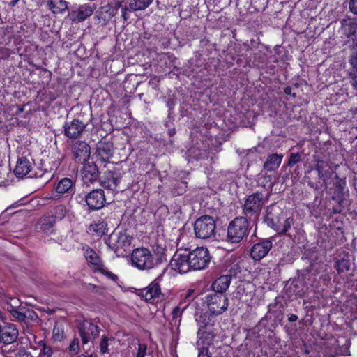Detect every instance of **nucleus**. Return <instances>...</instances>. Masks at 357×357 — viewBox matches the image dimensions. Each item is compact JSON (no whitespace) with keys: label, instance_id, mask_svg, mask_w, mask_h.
Here are the masks:
<instances>
[{"label":"nucleus","instance_id":"obj_1","mask_svg":"<svg viewBox=\"0 0 357 357\" xmlns=\"http://www.w3.org/2000/svg\"><path fill=\"white\" fill-rule=\"evenodd\" d=\"M314 162L305 173L308 186L317 191L326 189L328 196L326 208L330 215L341 213L344 209L346 178L334 172L327 160L314 155Z\"/></svg>","mask_w":357,"mask_h":357},{"label":"nucleus","instance_id":"obj_2","mask_svg":"<svg viewBox=\"0 0 357 357\" xmlns=\"http://www.w3.org/2000/svg\"><path fill=\"white\" fill-rule=\"evenodd\" d=\"M264 222L279 236L287 235L289 236L288 231L294 225V219L291 216L285 217L282 209L276 204H272L266 208Z\"/></svg>","mask_w":357,"mask_h":357},{"label":"nucleus","instance_id":"obj_3","mask_svg":"<svg viewBox=\"0 0 357 357\" xmlns=\"http://www.w3.org/2000/svg\"><path fill=\"white\" fill-rule=\"evenodd\" d=\"M266 202L262 192L256 191L247 195L242 203L241 216L247 218L252 225L257 224Z\"/></svg>","mask_w":357,"mask_h":357},{"label":"nucleus","instance_id":"obj_4","mask_svg":"<svg viewBox=\"0 0 357 357\" xmlns=\"http://www.w3.org/2000/svg\"><path fill=\"white\" fill-rule=\"evenodd\" d=\"M252 224L247 218L237 216L228 225L227 241L231 243H238L249 234V225Z\"/></svg>","mask_w":357,"mask_h":357},{"label":"nucleus","instance_id":"obj_5","mask_svg":"<svg viewBox=\"0 0 357 357\" xmlns=\"http://www.w3.org/2000/svg\"><path fill=\"white\" fill-rule=\"evenodd\" d=\"M157 261L161 259H153V255L144 247L135 248L131 253L132 266L141 271H149L157 267Z\"/></svg>","mask_w":357,"mask_h":357},{"label":"nucleus","instance_id":"obj_6","mask_svg":"<svg viewBox=\"0 0 357 357\" xmlns=\"http://www.w3.org/2000/svg\"><path fill=\"white\" fill-rule=\"evenodd\" d=\"M133 237L126 231L113 232L108 240V246L117 257H124L130 250Z\"/></svg>","mask_w":357,"mask_h":357},{"label":"nucleus","instance_id":"obj_7","mask_svg":"<svg viewBox=\"0 0 357 357\" xmlns=\"http://www.w3.org/2000/svg\"><path fill=\"white\" fill-rule=\"evenodd\" d=\"M73 153L77 163L81 165L80 172L82 180L86 185L89 182V145L84 141L77 142L73 146Z\"/></svg>","mask_w":357,"mask_h":357},{"label":"nucleus","instance_id":"obj_8","mask_svg":"<svg viewBox=\"0 0 357 357\" xmlns=\"http://www.w3.org/2000/svg\"><path fill=\"white\" fill-rule=\"evenodd\" d=\"M188 254L192 271L204 270L211 262V256L206 247H197L192 250L188 249Z\"/></svg>","mask_w":357,"mask_h":357},{"label":"nucleus","instance_id":"obj_9","mask_svg":"<svg viewBox=\"0 0 357 357\" xmlns=\"http://www.w3.org/2000/svg\"><path fill=\"white\" fill-rule=\"evenodd\" d=\"M204 301L213 315L222 314L229 306V301L225 294L211 291L206 295Z\"/></svg>","mask_w":357,"mask_h":357},{"label":"nucleus","instance_id":"obj_10","mask_svg":"<svg viewBox=\"0 0 357 357\" xmlns=\"http://www.w3.org/2000/svg\"><path fill=\"white\" fill-rule=\"evenodd\" d=\"M216 225L214 219L209 215H203L194 223L195 236L201 239H206L214 236Z\"/></svg>","mask_w":357,"mask_h":357},{"label":"nucleus","instance_id":"obj_11","mask_svg":"<svg viewBox=\"0 0 357 357\" xmlns=\"http://www.w3.org/2000/svg\"><path fill=\"white\" fill-rule=\"evenodd\" d=\"M169 266L172 270L181 274L192 271L188 254V248H185L183 252L181 248L177 249L170 260Z\"/></svg>","mask_w":357,"mask_h":357},{"label":"nucleus","instance_id":"obj_12","mask_svg":"<svg viewBox=\"0 0 357 357\" xmlns=\"http://www.w3.org/2000/svg\"><path fill=\"white\" fill-rule=\"evenodd\" d=\"M160 282V277H158L145 288L135 289L134 292L141 300L146 303H151L152 300L158 298L160 295H162Z\"/></svg>","mask_w":357,"mask_h":357},{"label":"nucleus","instance_id":"obj_13","mask_svg":"<svg viewBox=\"0 0 357 357\" xmlns=\"http://www.w3.org/2000/svg\"><path fill=\"white\" fill-rule=\"evenodd\" d=\"M91 271L96 274H100L106 278L117 282L119 277L117 275L107 270L103 260L91 248Z\"/></svg>","mask_w":357,"mask_h":357},{"label":"nucleus","instance_id":"obj_14","mask_svg":"<svg viewBox=\"0 0 357 357\" xmlns=\"http://www.w3.org/2000/svg\"><path fill=\"white\" fill-rule=\"evenodd\" d=\"M113 143L110 141H100L97 144L96 156L100 162H109L113 156ZM96 162H91V168L96 169Z\"/></svg>","mask_w":357,"mask_h":357},{"label":"nucleus","instance_id":"obj_15","mask_svg":"<svg viewBox=\"0 0 357 357\" xmlns=\"http://www.w3.org/2000/svg\"><path fill=\"white\" fill-rule=\"evenodd\" d=\"M255 291V286L251 282L240 281L233 292V296L242 303L252 300Z\"/></svg>","mask_w":357,"mask_h":357},{"label":"nucleus","instance_id":"obj_16","mask_svg":"<svg viewBox=\"0 0 357 357\" xmlns=\"http://www.w3.org/2000/svg\"><path fill=\"white\" fill-rule=\"evenodd\" d=\"M273 247L271 238L260 239L253 244L250 249V257L255 261H260L264 258Z\"/></svg>","mask_w":357,"mask_h":357},{"label":"nucleus","instance_id":"obj_17","mask_svg":"<svg viewBox=\"0 0 357 357\" xmlns=\"http://www.w3.org/2000/svg\"><path fill=\"white\" fill-rule=\"evenodd\" d=\"M334 268L336 270L337 275L342 278V282L349 277H352L351 264L349 253L343 252V257L337 259Z\"/></svg>","mask_w":357,"mask_h":357},{"label":"nucleus","instance_id":"obj_18","mask_svg":"<svg viewBox=\"0 0 357 357\" xmlns=\"http://www.w3.org/2000/svg\"><path fill=\"white\" fill-rule=\"evenodd\" d=\"M19 335V331L17 326L11 323H5L1 325L0 328V344L8 345L15 342Z\"/></svg>","mask_w":357,"mask_h":357},{"label":"nucleus","instance_id":"obj_19","mask_svg":"<svg viewBox=\"0 0 357 357\" xmlns=\"http://www.w3.org/2000/svg\"><path fill=\"white\" fill-rule=\"evenodd\" d=\"M242 263L243 261L237 257L231 256L227 259L224 263V268L227 272L225 275L231 276V279L237 277L242 271Z\"/></svg>","mask_w":357,"mask_h":357},{"label":"nucleus","instance_id":"obj_20","mask_svg":"<svg viewBox=\"0 0 357 357\" xmlns=\"http://www.w3.org/2000/svg\"><path fill=\"white\" fill-rule=\"evenodd\" d=\"M331 275L329 273L324 271L319 278H314L312 281L311 286L314 292L321 294L326 291L331 285Z\"/></svg>","mask_w":357,"mask_h":357},{"label":"nucleus","instance_id":"obj_21","mask_svg":"<svg viewBox=\"0 0 357 357\" xmlns=\"http://www.w3.org/2000/svg\"><path fill=\"white\" fill-rule=\"evenodd\" d=\"M121 181V177L116 172L107 170L100 178L101 186L110 190H115Z\"/></svg>","mask_w":357,"mask_h":357},{"label":"nucleus","instance_id":"obj_22","mask_svg":"<svg viewBox=\"0 0 357 357\" xmlns=\"http://www.w3.org/2000/svg\"><path fill=\"white\" fill-rule=\"evenodd\" d=\"M116 6L114 7L110 3H107L96 10L95 17L97 18L99 23L105 24L116 14Z\"/></svg>","mask_w":357,"mask_h":357},{"label":"nucleus","instance_id":"obj_23","mask_svg":"<svg viewBox=\"0 0 357 357\" xmlns=\"http://www.w3.org/2000/svg\"><path fill=\"white\" fill-rule=\"evenodd\" d=\"M63 128L65 135L73 139L77 137L83 132L85 126L79 120L74 119L66 123Z\"/></svg>","mask_w":357,"mask_h":357},{"label":"nucleus","instance_id":"obj_24","mask_svg":"<svg viewBox=\"0 0 357 357\" xmlns=\"http://www.w3.org/2000/svg\"><path fill=\"white\" fill-rule=\"evenodd\" d=\"M213 315L209 311L199 310L195 314V321L198 329H206L213 326L211 317Z\"/></svg>","mask_w":357,"mask_h":357},{"label":"nucleus","instance_id":"obj_25","mask_svg":"<svg viewBox=\"0 0 357 357\" xmlns=\"http://www.w3.org/2000/svg\"><path fill=\"white\" fill-rule=\"evenodd\" d=\"M55 222V218L52 215L43 216L36 224V229L47 234H51L54 231Z\"/></svg>","mask_w":357,"mask_h":357},{"label":"nucleus","instance_id":"obj_26","mask_svg":"<svg viewBox=\"0 0 357 357\" xmlns=\"http://www.w3.org/2000/svg\"><path fill=\"white\" fill-rule=\"evenodd\" d=\"M197 334L198 337V345H201V347H207L208 348L213 345L215 334L211 329H198Z\"/></svg>","mask_w":357,"mask_h":357},{"label":"nucleus","instance_id":"obj_27","mask_svg":"<svg viewBox=\"0 0 357 357\" xmlns=\"http://www.w3.org/2000/svg\"><path fill=\"white\" fill-rule=\"evenodd\" d=\"M32 163L26 158H20L14 169L17 177H24L29 175L32 169Z\"/></svg>","mask_w":357,"mask_h":357},{"label":"nucleus","instance_id":"obj_28","mask_svg":"<svg viewBox=\"0 0 357 357\" xmlns=\"http://www.w3.org/2000/svg\"><path fill=\"white\" fill-rule=\"evenodd\" d=\"M106 199L102 189L91 190V211L98 210L105 206Z\"/></svg>","mask_w":357,"mask_h":357},{"label":"nucleus","instance_id":"obj_29","mask_svg":"<svg viewBox=\"0 0 357 357\" xmlns=\"http://www.w3.org/2000/svg\"><path fill=\"white\" fill-rule=\"evenodd\" d=\"M231 280L229 275H220L212 283V291L225 294L229 287Z\"/></svg>","mask_w":357,"mask_h":357},{"label":"nucleus","instance_id":"obj_30","mask_svg":"<svg viewBox=\"0 0 357 357\" xmlns=\"http://www.w3.org/2000/svg\"><path fill=\"white\" fill-rule=\"evenodd\" d=\"M341 29L343 33L347 35L353 34L357 31V19L347 17L340 21Z\"/></svg>","mask_w":357,"mask_h":357},{"label":"nucleus","instance_id":"obj_31","mask_svg":"<svg viewBox=\"0 0 357 357\" xmlns=\"http://www.w3.org/2000/svg\"><path fill=\"white\" fill-rule=\"evenodd\" d=\"M283 155L278 153L269 155L264 164V168L267 171L276 170L281 164Z\"/></svg>","mask_w":357,"mask_h":357},{"label":"nucleus","instance_id":"obj_32","mask_svg":"<svg viewBox=\"0 0 357 357\" xmlns=\"http://www.w3.org/2000/svg\"><path fill=\"white\" fill-rule=\"evenodd\" d=\"M73 182L69 178H63L57 183L55 190L57 193L65 194L73 190Z\"/></svg>","mask_w":357,"mask_h":357},{"label":"nucleus","instance_id":"obj_33","mask_svg":"<svg viewBox=\"0 0 357 357\" xmlns=\"http://www.w3.org/2000/svg\"><path fill=\"white\" fill-rule=\"evenodd\" d=\"M107 226L104 220H99L97 222L93 220V223H91V231L93 232L91 234L96 236L97 239L100 238L105 234Z\"/></svg>","mask_w":357,"mask_h":357},{"label":"nucleus","instance_id":"obj_34","mask_svg":"<svg viewBox=\"0 0 357 357\" xmlns=\"http://www.w3.org/2000/svg\"><path fill=\"white\" fill-rule=\"evenodd\" d=\"M49 8L54 14H62L68 8V3L65 0H50Z\"/></svg>","mask_w":357,"mask_h":357},{"label":"nucleus","instance_id":"obj_35","mask_svg":"<svg viewBox=\"0 0 357 357\" xmlns=\"http://www.w3.org/2000/svg\"><path fill=\"white\" fill-rule=\"evenodd\" d=\"M284 306L278 298H275L273 303L268 305V313L275 314L278 317L283 314Z\"/></svg>","mask_w":357,"mask_h":357},{"label":"nucleus","instance_id":"obj_36","mask_svg":"<svg viewBox=\"0 0 357 357\" xmlns=\"http://www.w3.org/2000/svg\"><path fill=\"white\" fill-rule=\"evenodd\" d=\"M153 0H130L129 6L133 11L143 10L149 6Z\"/></svg>","mask_w":357,"mask_h":357},{"label":"nucleus","instance_id":"obj_37","mask_svg":"<svg viewBox=\"0 0 357 357\" xmlns=\"http://www.w3.org/2000/svg\"><path fill=\"white\" fill-rule=\"evenodd\" d=\"M188 183L185 181H176L172 187L171 191L173 195L180 196L183 195L187 190Z\"/></svg>","mask_w":357,"mask_h":357},{"label":"nucleus","instance_id":"obj_38","mask_svg":"<svg viewBox=\"0 0 357 357\" xmlns=\"http://www.w3.org/2000/svg\"><path fill=\"white\" fill-rule=\"evenodd\" d=\"M155 257L153 256V259H161V261H157V266L167 261L166 257V249L160 245H156L154 249Z\"/></svg>","mask_w":357,"mask_h":357},{"label":"nucleus","instance_id":"obj_39","mask_svg":"<svg viewBox=\"0 0 357 357\" xmlns=\"http://www.w3.org/2000/svg\"><path fill=\"white\" fill-rule=\"evenodd\" d=\"M187 307L188 305H183V302H180L179 305L174 307L172 312V319L176 321L177 319L179 318L178 322H180L181 320V316Z\"/></svg>","mask_w":357,"mask_h":357},{"label":"nucleus","instance_id":"obj_40","mask_svg":"<svg viewBox=\"0 0 357 357\" xmlns=\"http://www.w3.org/2000/svg\"><path fill=\"white\" fill-rule=\"evenodd\" d=\"M68 212V210L66 208V206L63 204H60L54 208V215L53 218H55L56 220H63L66 213Z\"/></svg>","mask_w":357,"mask_h":357},{"label":"nucleus","instance_id":"obj_41","mask_svg":"<svg viewBox=\"0 0 357 357\" xmlns=\"http://www.w3.org/2000/svg\"><path fill=\"white\" fill-rule=\"evenodd\" d=\"M89 16V11L84 7H80L77 10H75L72 13V18L73 20L82 21L87 18Z\"/></svg>","mask_w":357,"mask_h":357},{"label":"nucleus","instance_id":"obj_42","mask_svg":"<svg viewBox=\"0 0 357 357\" xmlns=\"http://www.w3.org/2000/svg\"><path fill=\"white\" fill-rule=\"evenodd\" d=\"M302 160L301 155L299 153H291L287 160V165L292 168L299 163Z\"/></svg>","mask_w":357,"mask_h":357},{"label":"nucleus","instance_id":"obj_43","mask_svg":"<svg viewBox=\"0 0 357 357\" xmlns=\"http://www.w3.org/2000/svg\"><path fill=\"white\" fill-rule=\"evenodd\" d=\"M328 344H330L333 346V349L331 350V354L332 356L343 354V349L342 347L340 346L338 340L333 338L330 340V342H328Z\"/></svg>","mask_w":357,"mask_h":357},{"label":"nucleus","instance_id":"obj_44","mask_svg":"<svg viewBox=\"0 0 357 357\" xmlns=\"http://www.w3.org/2000/svg\"><path fill=\"white\" fill-rule=\"evenodd\" d=\"M110 339L106 335H102L100 343H99V349L100 352L102 355L105 354H109V340Z\"/></svg>","mask_w":357,"mask_h":357},{"label":"nucleus","instance_id":"obj_45","mask_svg":"<svg viewBox=\"0 0 357 357\" xmlns=\"http://www.w3.org/2000/svg\"><path fill=\"white\" fill-rule=\"evenodd\" d=\"M89 198V193L82 192L76 197V200L79 204L84 207H86V209L89 210V202L88 201Z\"/></svg>","mask_w":357,"mask_h":357},{"label":"nucleus","instance_id":"obj_46","mask_svg":"<svg viewBox=\"0 0 357 357\" xmlns=\"http://www.w3.org/2000/svg\"><path fill=\"white\" fill-rule=\"evenodd\" d=\"M300 285H302V283L299 281H297V282H292L289 287L290 291H293V293L296 296H298V297L303 296L305 293L303 288L299 289Z\"/></svg>","mask_w":357,"mask_h":357},{"label":"nucleus","instance_id":"obj_47","mask_svg":"<svg viewBox=\"0 0 357 357\" xmlns=\"http://www.w3.org/2000/svg\"><path fill=\"white\" fill-rule=\"evenodd\" d=\"M116 6L121 7V17L124 22H128L130 17V13L134 11L130 8V6L128 8L127 6L123 7L121 2H118Z\"/></svg>","mask_w":357,"mask_h":357},{"label":"nucleus","instance_id":"obj_48","mask_svg":"<svg viewBox=\"0 0 357 357\" xmlns=\"http://www.w3.org/2000/svg\"><path fill=\"white\" fill-rule=\"evenodd\" d=\"M344 287L351 291H357V279H351V277H349L342 282Z\"/></svg>","mask_w":357,"mask_h":357},{"label":"nucleus","instance_id":"obj_49","mask_svg":"<svg viewBox=\"0 0 357 357\" xmlns=\"http://www.w3.org/2000/svg\"><path fill=\"white\" fill-rule=\"evenodd\" d=\"M349 63L351 66L349 71H357V50L351 52L349 57Z\"/></svg>","mask_w":357,"mask_h":357},{"label":"nucleus","instance_id":"obj_50","mask_svg":"<svg viewBox=\"0 0 357 357\" xmlns=\"http://www.w3.org/2000/svg\"><path fill=\"white\" fill-rule=\"evenodd\" d=\"M348 77L353 89L357 93V71H349Z\"/></svg>","mask_w":357,"mask_h":357},{"label":"nucleus","instance_id":"obj_51","mask_svg":"<svg viewBox=\"0 0 357 357\" xmlns=\"http://www.w3.org/2000/svg\"><path fill=\"white\" fill-rule=\"evenodd\" d=\"M68 350L70 354L75 355L77 354L79 351V340L77 338H74L72 342H70Z\"/></svg>","mask_w":357,"mask_h":357},{"label":"nucleus","instance_id":"obj_52","mask_svg":"<svg viewBox=\"0 0 357 357\" xmlns=\"http://www.w3.org/2000/svg\"><path fill=\"white\" fill-rule=\"evenodd\" d=\"M10 313L12 316L18 321H25L28 317L25 312H22L17 309H13Z\"/></svg>","mask_w":357,"mask_h":357},{"label":"nucleus","instance_id":"obj_53","mask_svg":"<svg viewBox=\"0 0 357 357\" xmlns=\"http://www.w3.org/2000/svg\"><path fill=\"white\" fill-rule=\"evenodd\" d=\"M266 59V55L265 54H262L261 52L254 54V63H256L257 65L259 63H265Z\"/></svg>","mask_w":357,"mask_h":357},{"label":"nucleus","instance_id":"obj_54","mask_svg":"<svg viewBox=\"0 0 357 357\" xmlns=\"http://www.w3.org/2000/svg\"><path fill=\"white\" fill-rule=\"evenodd\" d=\"M197 357H212V353L210 352L209 348L207 347H198Z\"/></svg>","mask_w":357,"mask_h":357},{"label":"nucleus","instance_id":"obj_55","mask_svg":"<svg viewBox=\"0 0 357 357\" xmlns=\"http://www.w3.org/2000/svg\"><path fill=\"white\" fill-rule=\"evenodd\" d=\"M147 345L144 343L138 344L136 357H144L146 354Z\"/></svg>","mask_w":357,"mask_h":357},{"label":"nucleus","instance_id":"obj_56","mask_svg":"<svg viewBox=\"0 0 357 357\" xmlns=\"http://www.w3.org/2000/svg\"><path fill=\"white\" fill-rule=\"evenodd\" d=\"M195 293V290L192 289H189L187 292L185 294L183 298L181 301V302H183L184 305H188V306L190 304V301L192 300V296Z\"/></svg>","mask_w":357,"mask_h":357},{"label":"nucleus","instance_id":"obj_57","mask_svg":"<svg viewBox=\"0 0 357 357\" xmlns=\"http://www.w3.org/2000/svg\"><path fill=\"white\" fill-rule=\"evenodd\" d=\"M63 331L61 330L57 325H55L53 328V335L55 340H61L63 338Z\"/></svg>","mask_w":357,"mask_h":357},{"label":"nucleus","instance_id":"obj_58","mask_svg":"<svg viewBox=\"0 0 357 357\" xmlns=\"http://www.w3.org/2000/svg\"><path fill=\"white\" fill-rule=\"evenodd\" d=\"M100 329L98 326L91 322V335L93 338L98 337L100 334Z\"/></svg>","mask_w":357,"mask_h":357},{"label":"nucleus","instance_id":"obj_59","mask_svg":"<svg viewBox=\"0 0 357 357\" xmlns=\"http://www.w3.org/2000/svg\"><path fill=\"white\" fill-rule=\"evenodd\" d=\"M349 8L353 14L357 15V0H349Z\"/></svg>","mask_w":357,"mask_h":357},{"label":"nucleus","instance_id":"obj_60","mask_svg":"<svg viewBox=\"0 0 357 357\" xmlns=\"http://www.w3.org/2000/svg\"><path fill=\"white\" fill-rule=\"evenodd\" d=\"M79 335L82 337V344H87L89 342L87 333L81 327L79 328Z\"/></svg>","mask_w":357,"mask_h":357},{"label":"nucleus","instance_id":"obj_61","mask_svg":"<svg viewBox=\"0 0 357 357\" xmlns=\"http://www.w3.org/2000/svg\"><path fill=\"white\" fill-rule=\"evenodd\" d=\"M43 354L45 357H50L52 355V349L50 347H46L43 343Z\"/></svg>","mask_w":357,"mask_h":357},{"label":"nucleus","instance_id":"obj_62","mask_svg":"<svg viewBox=\"0 0 357 357\" xmlns=\"http://www.w3.org/2000/svg\"><path fill=\"white\" fill-rule=\"evenodd\" d=\"M277 71L276 66L275 65H269L266 67L265 72L271 75H274Z\"/></svg>","mask_w":357,"mask_h":357},{"label":"nucleus","instance_id":"obj_63","mask_svg":"<svg viewBox=\"0 0 357 357\" xmlns=\"http://www.w3.org/2000/svg\"><path fill=\"white\" fill-rule=\"evenodd\" d=\"M26 315H28L27 318H29L31 320H34L38 318L37 314L33 310H29L26 311Z\"/></svg>","mask_w":357,"mask_h":357},{"label":"nucleus","instance_id":"obj_64","mask_svg":"<svg viewBox=\"0 0 357 357\" xmlns=\"http://www.w3.org/2000/svg\"><path fill=\"white\" fill-rule=\"evenodd\" d=\"M284 92L286 95L291 96L293 98H295L296 96V93H292L291 87L289 86L284 87Z\"/></svg>","mask_w":357,"mask_h":357}]
</instances>
